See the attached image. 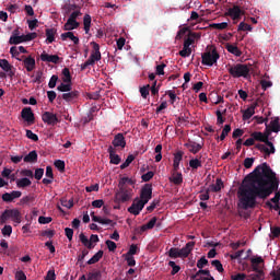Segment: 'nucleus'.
Listing matches in <instances>:
<instances>
[{
    "mask_svg": "<svg viewBox=\"0 0 280 280\" xmlns=\"http://www.w3.org/2000/svg\"><path fill=\"white\" fill-rule=\"evenodd\" d=\"M42 120L44 124H47L48 126H56L60 120L58 119V116L51 112H45L42 115Z\"/></svg>",
    "mask_w": 280,
    "mask_h": 280,
    "instance_id": "obj_12",
    "label": "nucleus"
},
{
    "mask_svg": "<svg viewBox=\"0 0 280 280\" xmlns=\"http://www.w3.org/2000/svg\"><path fill=\"white\" fill-rule=\"evenodd\" d=\"M112 145L114 148H126V137H124V133H117L112 141Z\"/></svg>",
    "mask_w": 280,
    "mask_h": 280,
    "instance_id": "obj_18",
    "label": "nucleus"
},
{
    "mask_svg": "<svg viewBox=\"0 0 280 280\" xmlns=\"http://www.w3.org/2000/svg\"><path fill=\"white\" fill-rule=\"evenodd\" d=\"M69 38L74 45H80V38L73 34V32H66L61 34V40Z\"/></svg>",
    "mask_w": 280,
    "mask_h": 280,
    "instance_id": "obj_25",
    "label": "nucleus"
},
{
    "mask_svg": "<svg viewBox=\"0 0 280 280\" xmlns=\"http://www.w3.org/2000/svg\"><path fill=\"white\" fill-rule=\"evenodd\" d=\"M80 27V22L74 20H67L66 24L63 25L65 32H71L73 30H78Z\"/></svg>",
    "mask_w": 280,
    "mask_h": 280,
    "instance_id": "obj_24",
    "label": "nucleus"
},
{
    "mask_svg": "<svg viewBox=\"0 0 280 280\" xmlns=\"http://www.w3.org/2000/svg\"><path fill=\"white\" fill-rule=\"evenodd\" d=\"M102 257H104V250H98L90 260H88V265L93 266V264H97Z\"/></svg>",
    "mask_w": 280,
    "mask_h": 280,
    "instance_id": "obj_34",
    "label": "nucleus"
},
{
    "mask_svg": "<svg viewBox=\"0 0 280 280\" xmlns=\"http://www.w3.org/2000/svg\"><path fill=\"white\" fill-rule=\"evenodd\" d=\"M218 60H220V54L215 48L201 54V65L205 67H213Z\"/></svg>",
    "mask_w": 280,
    "mask_h": 280,
    "instance_id": "obj_7",
    "label": "nucleus"
},
{
    "mask_svg": "<svg viewBox=\"0 0 280 280\" xmlns=\"http://www.w3.org/2000/svg\"><path fill=\"white\" fill-rule=\"evenodd\" d=\"M254 115H255V106L252 105L250 107L244 110L243 120L248 121V119H250V117H253Z\"/></svg>",
    "mask_w": 280,
    "mask_h": 280,
    "instance_id": "obj_33",
    "label": "nucleus"
},
{
    "mask_svg": "<svg viewBox=\"0 0 280 280\" xmlns=\"http://www.w3.org/2000/svg\"><path fill=\"white\" fill-rule=\"evenodd\" d=\"M252 280H262L264 279V271L258 273H252L248 276Z\"/></svg>",
    "mask_w": 280,
    "mask_h": 280,
    "instance_id": "obj_63",
    "label": "nucleus"
},
{
    "mask_svg": "<svg viewBox=\"0 0 280 280\" xmlns=\"http://www.w3.org/2000/svg\"><path fill=\"white\" fill-rule=\"evenodd\" d=\"M140 94L143 100H148V95H150V84L140 88Z\"/></svg>",
    "mask_w": 280,
    "mask_h": 280,
    "instance_id": "obj_47",
    "label": "nucleus"
},
{
    "mask_svg": "<svg viewBox=\"0 0 280 280\" xmlns=\"http://www.w3.org/2000/svg\"><path fill=\"white\" fill-rule=\"evenodd\" d=\"M91 22H92L91 15L85 14L83 16V30H84L85 34H89V32H91Z\"/></svg>",
    "mask_w": 280,
    "mask_h": 280,
    "instance_id": "obj_31",
    "label": "nucleus"
},
{
    "mask_svg": "<svg viewBox=\"0 0 280 280\" xmlns=\"http://www.w3.org/2000/svg\"><path fill=\"white\" fill-rule=\"evenodd\" d=\"M170 183L174 185H183V173L178 171H172V176L168 178Z\"/></svg>",
    "mask_w": 280,
    "mask_h": 280,
    "instance_id": "obj_21",
    "label": "nucleus"
},
{
    "mask_svg": "<svg viewBox=\"0 0 280 280\" xmlns=\"http://www.w3.org/2000/svg\"><path fill=\"white\" fill-rule=\"evenodd\" d=\"M20 62H23L26 71L32 72L36 69V59H34L32 56L25 57L22 56L21 58H16Z\"/></svg>",
    "mask_w": 280,
    "mask_h": 280,
    "instance_id": "obj_10",
    "label": "nucleus"
},
{
    "mask_svg": "<svg viewBox=\"0 0 280 280\" xmlns=\"http://www.w3.org/2000/svg\"><path fill=\"white\" fill-rule=\"evenodd\" d=\"M180 161H183V151H177L174 154V160H173L174 172H178V170H180Z\"/></svg>",
    "mask_w": 280,
    "mask_h": 280,
    "instance_id": "obj_22",
    "label": "nucleus"
},
{
    "mask_svg": "<svg viewBox=\"0 0 280 280\" xmlns=\"http://www.w3.org/2000/svg\"><path fill=\"white\" fill-rule=\"evenodd\" d=\"M215 115H217V124L222 126V124H224V121H225V119H224V117H222V115H226V109H223V112L217 110Z\"/></svg>",
    "mask_w": 280,
    "mask_h": 280,
    "instance_id": "obj_43",
    "label": "nucleus"
},
{
    "mask_svg": "<svg viewBox=\"0 0 280 280\" xmlns=\"http://www.w3.org/2000/svg\"><path fill=\"white\" fill-rule=\"evenodd\" d=\"M24 163H38V153L36 151H31L23 159Z\"/></svg>",
    "mask_w": 280,
    "mask_h": 280,
    "instance_id": "obj_26",
    "label": "nucleus"
},
{
    "mask_svg": "<svg viewBox=\"0 0 280 280\" xmlns=\"http://www.w3.org/2000/svg\"><path fill=\"white\" fill-rule=\"evenodd\" d=\"M145 202L139 198H136L132 205L128 208V212L132 215H139L141 211H143V207H145Z\"/></svg>",
    "mask_w": 280,
    "mask_h": 280,
    "instance_id": "obj_9",
    "label": "nucleus"
},
{
    "mask_svg": "<svg viewBox=\"0 0 280 280\" xmlns=\"http://www.w3.org/2000/svg\"><path fill=\"white\" fill-rule=\"evenodd\" d=\"M228 71L232 78H248L250 75V68L244 63L230 66Z\"/></svg>",
    "mask_w": 280,
    "mask_h": 280,
    "instance_id": "obj_5",
    "label": "nucleus"
},
{
    "mask_svg": "<svg viewBox=\"0 0 280 280\" xmlns=\"http://www.w3.org/2000/svg\"><path fill=\"white\" fill-rule=\"evenodd\" d=\"M21 117L24 119V121H27V124H34V121H36L32 107H24L21 112Z\"/></svg>",
    "mask_w": 280,
    "mask_h": 280,
    "instance_id": "obj_15",
    "label": "nucleus"
},
{
    "mask_svg": "<svg viewBox=\"0 0 280 280\" xmlns=\"http://www.w3.org/2000/svg\"><path fill=\"white\" fill-rule=\"evenodd\" d=\"M21 211L19 209H7L0 215V225L5 224L8 220H12L15 224H21Z\"/></svg>",
    "mask_w": 280,
    "mask_h": 280,
    "instance_id": "obj_6",
    "label": "nucleus"
},
{
    "mask_svg": "<svg viewBox=\"0 0 280 280\" xmlns=\"http://www.w3.org/2000/svg\"><path fill=\"white\" fill-rule=\"evenodd\" d=\"M137 250H139V247L137 246V244H132V245H130L129 250L126 254V256L132 257V255H137Z\"/></svg>",
    "mask_w": 280,
    "mask_h": 280,
    "instance_id": "obj_57",
    "label": "nucleus"
},
{
    "mask_svg": "<svg viewBox=\"0 0 280 280\" xmlns=\"http://www.w3.org/2000/svg\"><path fill=\"white\" fill-rule=\"evenodd\" d=\"M232 280H245L246 279V273H237L234 276H231Z\"/></svg>",
    "mask_w": 280,
    "mask_h": 280,
    "instance_id": "obj_64",
    "label": "nucleus"
},
{
    "mask_svg": "<svg viewBox=\"0 0 280 280\" xmlns=\"http://www.w3.org/2000/svg\"><path fill=\"white\" fill-rule=\"evenodd\" d=\"M61 74L63 83H71V70L69 68H63Z\"/></svg>",
    "mask_w": 280,
    "mask_h": 280,
    "instance_id": "obj_36",
    "label": "nucleus"
},
{
    "mask_svg": "<svg viewBox=\"0 0 280 280\" xmlns=\"http://www.w3.org/2000/svg\"><path fill=\"white\" fill-rule=\"evenodd\" d=\"M42 62H52V65H58L60 62V57L58 55H49L43 51L40 54Z\"/></svg>",
    "mask_w": 280,
    "mask_h": 280,
    "instance_id": "obj_17",
    "label": "nucleus"
},
{
    "mask_svg": "<svg viewBox=\"0 0 280 280\" xmlns=\"http://www.w3.org/2000/svg\"><path fill=\"white\" fill-rule=\"evenodd\" d=\"M91 45L93 47V50L89 59L92 60L95 65V62H100V60H102V52L100 51V44L91 42Z\"/></svg>",
    "mask_w": 280,
    "mask_h": 280,
    "instance_id": "obj_14",
    "label": "nucleus"
},
{
    "mask_svg": "<svg viewBox=\"0 0 280 280\" xmlns=\"http://www.w3.org/2000/svg\"><path fill=\"white\" fill-rule=\"evenodd\" d=\"M143 183H150V180H152V178H154V172L149 171L148 173L143 174L141 176Z\"/></svg>",
    "mask_w": 280,
    "mask_h": 280,
    "instance_id": "obj_53",
    "label": "nucleus"
},
{
    "mask_svg": "<svg viewBox=\"0 0 280 280\" xmlns=\"http://www.w3.org/2000/svg\"><path fill=\"white\" fill-rule=\"evenodd\" d=\"M191 45H194V38L186 37L184 40V47L179 51V56H182V58H189L191 56Z\"/></svg>",
    "mask_w": 280,
    "mask_h": 280,
    "instance_id": "obj_11",
    "label": "nucleus"
},
{
    "mask_svg": "<svg viewBox=\"0 0 280 280\" xmlns=\"http://www.w3.org/2000/svg\"><path fill=\"white\" fill-rule=\"evenodd\" d=\"M225 49L229 51V54H233V56H236V58H240L242 56V50L235 45L228 44L225 46Z\"/></svg>",
    "mask_w": 280,
    "mask_h": 280,
    "instance_id": "obj_27",
    "label": "nucleus"
},
{
    "mask_svg": "<svg viewBox=\"0 0 280 280\" xmlns=\"http://www.w3.org/2000/svg\"><path fill=\"white\" fill-rule=\"evenodd\" d=\"M189 167H191V170H198V167H202V161L198 158L191 159L189 161Z\"/></svg>",
    "mask_w": 280,
    "mask_h": 280,
    "instance_id": "obj_39",
    "label": "nucleus"
},
{
    "mask_svg": "<svg viewBox=\"0 0 280 280\" xmlns=\"http://www.w3.org/2000/svg\"><path fill=\"white\" fill-rule=\"evenodd\" d=\"M34 200H36V199L34 198V196L28 195V196L23 197V198L20 200V202H21V205H30V203L34 202Z\"/></svg>",
    "mask_w": 280,
    "mask_h": 280,
    "instance_id": "obj_55",
    "label": "nucleus"
},
{
    "mask_svg": "<svg viewBox=\"0 0 280 280\" xmlns=\"http://www.w3.org/2000/svg\"><path fill=\"white\" fill-rule=\"evenodd\" d=\"M211 265L218 270V272H224V267L220 260H212Z\"/></svg>",
    "mask_w": 280,
    "mask_h": 280,
    "instance_id": "obj_54",
    "label": "nucleus"
},
{
    "mask_svg": "<svg viewBox=\"0 0 280 280\" xmlns=\"http://www.w3.org/2000/svg\"><path fill=\"white\" fill-rule=\"evenodd\" d=\"M242 14H244V11H242V9L237 5H234L228 10V16H231L233 21H240V19H242Z\"/></svg>",
    "mask_w": 280,
    "mask_h": 280,
    "instance_id": "obj_16",
    "label": "nucleus"
},
{
    "mask_svg": "<svg viewBox=\"0 0 280 280\" xmlns=\"http://www.w3.org/2000/svg\"><path fill=\"white\" fill-rule=\"evenodd\" d=\"M194 246H196V242H188L183 248L172 247L167 255L171 259H185L191 255V250H194Z\"/></svg>",
    "mask_w": 280,
    "mask_h": 280,
    "instance_id": "obj_3",
    "label": "nucleus"
},
{
    "mask_svg": "<svg viewBox=\"0 0 280 280\" xmlns=\"http://www.w3.org/2000/svg\"><path fill=\"white\" fill-rule=\"evenodd\" d=\"M189 32V28L188 27H183L180 28L178 32H177V35L175 37V40H180L184 38V36L187 35V33Z\"/></svg>",
    "mask_w": 280,
    "mask_h": 280,
    "instance_id": "obj_48",
    "label": "nucleus"
},
{
    "mask_svg": "<svg viewBox=\"0 0 280 280\" xmlns=\"http://www.w3.org/2000/svg\"><path fill=\"white\" fill-rule=\"evenodd\" d=\"M223 187H224V182H222L221 178H217L215 184L210 185L208 189L213 194H218V191H222Z\"/></svg>",
    "mask_w": 280,
    "mask_h": 280,
    "instance_id": "obj_23",
    "label": "nucleus"
},
{
    "mask_svg": "<svg viewBox=\"0 0 280 280\" xmlns=\"http://www.w3.org/2000/svg\"><path fill=\"white\" fill-rule=\"evenodd\" d=\"M9 43L10 45H21V43H25V37L24 35H13L10 37Z\"/></svg>",
    "mask_w": 280,
    "mask_h": 280,
    "instance_id": "obj_32",
    "label": "nucleus"
},
{
    "mask_svg": "<svg viewBox=\"0 0 280 280\" xmlns=\"http://www.w3.org/2000/svg\"><path fill=\"white\" fill-rule=\"evenodd\" d=\"M55 167L59 171V172H63L65 171V161L62 160H56L54 163Z\"/></svg>",
    "mask_w": 280,
    "mask_h": 280,
    "instance_id": "obj_58",
    "label": "nucleus"
},
{
    "mask_svg": "<svg viewBox=\"0 0 280 280\" xmlns=\"http://www.w3.org/2000/svg\"><path fill=\"white\" fill-rule=\"evenodd\" d=\"M206 266H209V260L207 257L202 256L198 261H197V268L202 269Z\"/></svg>",
    "mask_w": 280,
    "mask_h": 280,
    "instance_id": "obj_52",
    "label": "nucleus"
},
{
    "mask_svg": "<svg viewBox=\"0 0 280 280\" xmlns=\"http://www.w3.org/2000/svg\"><path fill=\"white\" fill-rule=\"evenodd\" d=\"M209 194H211V190H209V188L206 189V191H201V194L199 195V199L205 202L206 200H209L210 196Z\"/></svg>",
    "mask_w": 280,
    "mask_h": 280,
    "instance_id": "obj_59",
    "label": "nucleus"
},
{
    "mask_svg": "<svg viewBox=\"0 0 280 280\" xmlns=\"http://www.w3.org/2000/svg\"><path fill=\"white\" fill-rule=\"evenodd\" d=\"M136 156L132 154H129L126 159V161L120 165V170H126V167L130 166V163L135 161Z\"/></svg>",
    "mask_w": 280,
    "mask_h": 280,
    "instance_id": "obj_44",
    "label": "nucleus"
},
{
    "mask_svg": "<svg viewBox=\"0 0 280 280\" xmlns=\"http://www.w3.org/2000/svg\"><path fill=\"white\" fill-rule=\"evenodd\" d=\"M168 266L172 268L171 275H178L180 272V266L176 265L175 261L171 260L168 261Z\"/></svg>",
    "mask_w": 280,
    "mask_h": 280,
    "instance_id": "obj_45",
    "label": "nucleus"
},
{
    "mask_svg": "<svg viewBox=\"0 0 280 280\" xmlns=\"http://www.w3.org/2000/svg\"><path fill=\"white\" fill-rule=\"evenodd\" d=\"M2 235L4 237H10V235H12V225H4L2 228Z\"/></svg>",
    "mask_w": 280,
    "mask_h": 280,
    "instance_id": "obj_56",
    "label": "nucleus"
},
{
    "mask_svg": "<svg viewBox=\"0 0 280 280\" xmlns=\"http://www.w3.org/2000/svg\"><path fill=\"white\" fill-rule=\"evenodd\" d=\"M132 188L129 186H121L118 184V190L115 194V202L118 205H121L124 202H128L129 200H132L133 196Z\"/></svg>",
    "mask_w": 280,
    "mask_h": 280,
    "instance_id": "obj_4",
    "label": "nucleus"
},
{
    "mask_svg": "<svg viewBox=\"0 0 280 280\" xmlns=\"http://www.w3.org/2000/svg\"><path fill=\"white\" fill-rule=\"evenodd\" d=\"M79 240L80 242L83 244V246H85L86 248H89L90 250H92V248H95V245H93L89 237H86V235H84V233H81L79 235Z\"/></svg>",
    "mask_w": 280,
    "mask_h": 280,
    "instance_id": "obj_30",
    "label": "nucleus"
},
{
    "mask_svg": "<svg viewBox=\"0 0 280 280\" xmlns=\"http://www.w3.org/2000/svg\"><path fill=\"white\" fill-rule=\"evenodd\" d=\"M238 32H253V26H250L249 24H246L245 22H241L238 24Z\"/></svg>",
    "mask_w": 280,
    "mask_h": 280,
    "instance_id": "obj_46",
    "label": "nucleus"
},
{
    "mask_svg": "<svg viewBox=\"0 0 280 280\" xmlns=\"http://www.w3.org/2000/svg\"><path fill=\"white\" fill-rule=\"evenodd\" d=\"M43 176H45V168H36L33 178H35V180H40Z\"/></svg>",
    "mask_w": 280,
    "mask_h": 280,
    "instance_id": "obj_50",
    "label": "nucleus"
},
{
    "mask_svg": "<svg viewBox=\"0 0 280 280\" xmlns=\"http://www.w3.org/2000/svg\"><path fill=\"white\" fill-rule=\"evenodd\" d=\"M229 132H231V125H225L221 132L220 141H224V139H226V137L229 136Z\"/></svg>",
    "mask_w": 280,
    "mask_h": 280,
    "instance_id": "obj_49",
    "label": "nucleus"
},
{
    "mask_svg": "<svg viewBox=\"0 0 280 280\" xmlns=\"http://www.w3.org/2000/svg\"><path fill=\"white\" fill-rule=\"evenodd\" d=\"M185 148H187V150L191 152V154H198V152L202 150V144L196 141H189L185 144Z\"/></svg>",
    "mask_w": 280,
    "mask_h": 280,
    "instance_id": "obj_20",
    "label": "nucleus"
},
{
    "mask_svg": "<svg viewBox=\"0 0 280 280\" xmlns=\"http://www.w3.org/2000/svg\"><path fill=\"white\" fill-rule=\"evenodd\" d=\"M56 28H47L46 30V43H48L49 45H51V43H54V40H56Z\"/></svg>",
    "mask_w": 280,
    "mask_h": 280,
    "instance_id": "obj_28",
    "label": "nucleus"
},
{
    "mask_svg": "<svg viewBox=\"0 0 280 280\" xmlns=\"http://www.w3.org/2000/svg\"><path fill=\"white\" fill-rule=\"evenodd\" d=\"M15 280H27V276H25V272L23 270L16 271Z\"/></svg>",
    "mask_w": 280,
    "mask_h": 280,
    "instance_id": "obj_62",
    "label": "nucleus"
},
{
    "mask_svg": "<svg viewBox=\"0 0 280 280\" xmlns=\"http://www.w3.org/2000/svg\"><path fill=\"white\" fill-rule=\"evenodd\" d=\"M254 141H261L265 144H256L257 150L260 152H265L266 156H270V154H275L277 150L275 149V144L268 139V135H262L261 131H255L252 133Z\"/></svg>",
    "mask_w": 280,
    "mask_h": 280,
    "instance_id": "obj_2",
    "label": "nucleus"
},
{
    "mask_svg": "<svg viewBox=\"0 0 280 280\" xmlns=\"http://www.w3.org/2000/svg\"><path fill=\"white\" fill-rule=\"evenodd\" d=\"M210 27L212 30H226V27H229V23L228 22H222V23H212L210 24Z\"/></svg>",
    "mask_w": 280,
    "mask_h": 280,
    "instance_id": "obj_42",
    "label": "nucleus"
},
{
    "mask_svg": "<svg viewBox=\"0 0 280 280\" xmlns=\"http://www.w3.org/2000/svg\"><path fill=\"white\" fill-rule=\"evenodd\" d=\"M102 277V273L100 271H95L92 273H89L88 280H100Z\"/></svg>",
    "mask_w": 280,
    "mask_h": 280,
    "instance_id": "obj_61",
    "label": "nucleus"
},
{
    "mask_svg": "<svg viewBox=\"0 0 280 280\" xmlns=\"http://www.w3.org/2000/svg\"><path fill=\"white\" fill-rule=\"evenodd\" d=\"M65 100L67 104H75L80 100V91L71 90L58 96V100Z\"/></svg>",
    "mask_w": 280,
    "mask_h": 280,
    "instance_id": "obj_8",
    "label": "nucleus"
},
{
    "mask_svg": "<svg viewBox=\"0 0 280 280\" xmlns=\"http://www.w3.org/2000/svg\"><path fill=\"white\" fill-rule=\"evenodd\" d=\"M277 189H279L277 173L270 168L268 163H262L249 173L238 187V208L245 211L255 209L257 198L266 200Z\"/></svg>",
    "mask_w": 280,
    "mask_h": 280,
    "instance_id": "obj_1",
    "label": "nucleus"
},
{
    "mask_svg": "<svg viewBox=\"0 0 280 280\" xmlns=\"http://www.w3.org/2000/svg\"><path fill=\"white\" fill-rule=\"evenodd\" d=\"M270 128L272 132H280L279 117L270 121Z\"/></svg>",
    "mask_w": 280,
    "mask_h": 280,
    "instance_id": "obj_40",
    "label": "nucleus"
},
{
    "mask_svg": "<svg viewBox=\"0 0 280 280\" xmlns=\"http://www.w3.org/2000/svg\"><path fill=\"white\" fill-rule=\"evenodd\" d=\"M72 85L71 83H60L58 86H57V91H60V93H69L70 91H72Z\"/></svg>",
    "mask_w": 280,
    "mask_h": 280,
    "instance_id": "obj_35",
    "label": "nucleus"
},
{
    "mask_svg": "<svg viewBox=\"0 0 280 280\" xmlns=\"http://www.w3.org/2000/svg\"><path fill=\"white\" fill-rule=\"evenodd\" d=\"M26 137L27 139H31V141H38V135L34 133L30 129H26Z\"/></svg>",
    "mask_w": 280,
    "mask_h": 280,
    "instance_id": "obj_60",
    "label": "nucleus"
},
{
    "mask_svg": "<svg viewBox=\"0 0 280 280\" xmlns=\"http://www.w3.org/2000/svg\"><path fill=\"white\" fill-rule=\"evenodd\" d=\"M161 205V200L159 199H154L150 206L147 207V211H149V213H152V211H154L155 208H158Z\"/></svg>",
    "mask_w": 280,
    "mask_h": 280,
    "instance_id": "obj_51",
    "label": "nucleus"
},
{
    "mask_svg": "<svg viewBox=\"0 0 280 280\" xmlns=\"http://www.w3.org/2000/svg\"><path fill=\"white\" fill-rule=\"evenodd\" d=\"M0 67L5 71V73H10L12 71V65L8 59H1Z\"/></svg>",
    "mask_w": 280,
    "mask_h": 280,
    "instance_id": "obj_41",
    "label": "nucleus"
},
{
    "mask_svg": "<svg viewBox=\"0 0 280 280\" xmlns=\"http://www.w3.org/2000/svg\"><path fill=\"white\" fill-rule=\"evenodd\" d=\"M156 221H158L156 217H153L147 224L141 226V231L145 232L148 230H151L153 226L156 225Z\"/></svg>",
    "mask_w": 280,
    "mask_h": 280,
    "instance_id": "obj_38",
    "label": "nucleus"
},
{
    "mask_svg": "<svg viewBox=\"0 0 280 280\" xmlns=\"http://www.w3.org/2000/svg\"><path fill=\"white\" fill-rule=\"evenodd\" d=\"M107 152L109 154V163L113 165H119V163H121V158L115 153V148H113V145L108 147Z\"/></svg>",
    "mask_w": 280,
    "mask_h": 280,
    "instance_id": "obj_19",
    "label": "nucleus"
},
{
    "mask_svg": "<svg viewBox=\"0 0 280 280\" xmlns=\"http://www.w3.org/2000/svg\"><path fill=\"white\" fill-rule=\"evenodd\" d=\"M32 185V180L27 177H23L16 180V187L19 189H25V187H30Z\"/></svg>",
    "mask_w": 280,
    "mask_h": 280,
    "instance_id": "obj_29",
    "label": "nucleus"
},
{
    "mask_svg": "<svg viewBox=\"0 0 280 280\" xmlns=\"http://www.w3.org/2000/svg\"><path fill=\"white\" fill-rule=\"evenodd\" d=\"M135 180L132 178L129 177H122L120 178V180L118 182V185L122 186V187H128V185H131L132 188H135Z\"/></svg>",
    "mask_w": 280,
    "mask_h": 280,
    "instance_id": "obj_37",
    "label": "nucleus"
},
{
    "mask_svg": "<svg viewBox=\"0 0 280 280\" xmlns=\"http://www.w3.org/2000/svg\"><path fill=\"white\" fill-rule=\"evenodd\" d=\"M140 200H143L145 203L152 200V185L145 184L140 192Z\"/></svg>",
    "mask_w": 280,
    "mask_h": 280,
    "instance_id": "obj_13",
    "label": "nucleus"
}]
</instances>
